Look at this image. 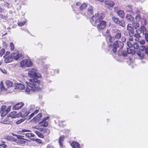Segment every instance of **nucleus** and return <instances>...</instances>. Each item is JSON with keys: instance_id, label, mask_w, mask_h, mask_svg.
Instances as JSON below:
<instances>
[{"instance_id": "nucleus-30", "label": "nucleus", "mask_w": 148, "mask_h": 148, "mask_svg": "<svg viewBox=\"0 0 148 148\" xmlns=\"http://www.w3.org/2000/svg\"><path fill=\"white\" fill-rule=\"evenodd\" d=\"M10 118L9 117H7L5 118L3 121V122H2L1 123H4V124H9L10 121L9 119Z\"/></svg>"}, {"instance_id": "nucleus-57", "label": "nucleus", "mask_w": 148, "mask_h": 148, "mask_svg": "<svg viewBox=\"0 0 148 148\" xmlns=\"http://www.w3.org/2000/svg\"><path fill=\"white\" fill-rule=\"evenodd\" d=\"M36 129L38 130L40 132H42L44 128H36Z\"/></svg>"}, {"instance_id": "nucleus-40", "label": "nucleus", "mask_w": 148, "mask_h": 148, "mask_svg": "<svg viewBox=\"0 0 148 148\" xmlns=\"http://www.w3.org/2000/svg\"><path fill=\"white\" fill-rule=\"evenodd\" d=\"M127 45L128 47L130 48L133 47L132 45L131 44V43L129 41H128L127 43Z\"/></svg>"}, {"instance_id": "nucleus-22", "label": "nucleus", "mask_w": 148, "mask_h": 148, "mask_svg": "<svg viewBox=\"0 0 148 148\" xmlns=\"http://www.w3.org/2000/svg\"><path fill=\"white\" fill-rule=\"evenodd\" d=\"M71 146L74 148H80V145L76 142H72L71 144Z\"/></svg>"}, {"instance_id": "nucleus-34", "label": "nucleus", "mask_w": 148, "mask_h": 148, "mask_svg": "<svg viewBox=\"0 0 148 148\" xmlns=\"http://www.w3.org/2000/svg\"><path fill=\"white\" fill-rule=\"evenodd\" d=\"M127 52L128 54H134L135 53V51L129 48H127Z\"/></svg>"}, {"instance_id": "nucleus-17", "label": "nucleus", "mask_w": 148, "mask_h": 148, "mask_svg": "<svg viewBox=\"0 0 148 148\" xmlns=\"http://www.w3.org/2000/svg\"><path fill=\"white\" fill-rule=\"evenodd\" d=\"M49 118V117L47 116L44 118L39 123V124L40 126L46 127L48 125V123L46 120Z\"/></svg>"}, {"instance_id": "nucleus-39", "label": "nucleus", "mask_w": 148, "mask_h": 148, "mask_svg": "<svg viewBox=\"0 0 148 148\" xmlns=\"http://www.w3.org/2000/svg\"><path fill=\"white\" fill-rule=\"evenodd\" d=\"M5 52V50L4 49H2L1 50L0 52V55L1 56H2V55L4 54Z\"/></svg>"}, {"instance_id": "nucleus-4", "label": "nucleus", "mask_w": 148, "mask_h": 148, "mask_svg": "<svg viewBox=\"0 0 148 148\" xmlns=\"http://www.w3.org/2000/svg\"><path fill=\"white\" fill-rule=\"evenodd\" d=\"M28 74L29 77L34 78H39L41 77L40 74L37 73L36 70L34 69H31L29 71Z\"/></svg>"}, {"instance_id": "nucleus-20", "label": "nucleus", "mask_w": 148, "mask_h": 148, "mask_svg": "<svg viewBox=\"0 0 148 148\" xmlns=\"http://www.w3.org/2000/svg\"><path fill=\"white\" fill-rule=\"evenodd\" d=\"M23 105L24 103H19L14 106L13 108L14 110H18L21 108Z\"/></svg>"}, {"instance_id": "nucleus-24", "label": "nucleus", "mask_w": 148, "mask_h": 148, "mask_svg": "<svg viewBox=\"0 0 148 148\" xmlns=\"http://www.w3.org/2000/svg\"><path fill=\"white\" fill-rule=\"evenodd\" d=\"M34 132L36 133V134L38 136L41 138H43L44 136L42 133L38 132L37 131L34 130Z\"/></svg>"}, {"instance_id": "nucleus-61", "label": "nucleus", "mask_w": 148, "mask_h": 148, "mask_svg": "<svg viewBox=\"0 0 148 148\" xmlns=\"http://www.w3.org/2000/svg\"><path fill=\"white\" fill-rule=\"evenodd\" d=\"M38 110H35L34 111V114H36L37 113H38Z\"/></svg>"}, {"instance_id": "nucleus-48", "label": "nucleus", "mask_w": 148, "mask_h": 148, "mask_svg": "<svg viewBox=\"0 0 148 148\" xmlns=\"http://www.w3.org/2000/svg\"><path fill=\"white\" fill-rule=\"evenodd\" d=\"M121 40L122 41L121 42H122L123 43L126 40V38L124 36H122L121 38Z\"/></svg>"}, {"instance_id": "nucleus-47", "label": "nucleus", "mask_w": 148, "mask_h": 148, "mask_svg": "<svg viewBox=\"0 0 148 148\" xmlns=\"http://www.w3.org/2000/svg\"><path fill=\"white\" fill-rule=\"evenodd\" d=\"M145 49V47L144 46H141L140 47V49L142 51H144Z\"/></svg>"}, {"instance_id": "nucleus-43", "label": "nucleus", "mask_w": 148, "mask_h": 148, "mask_svg": "<svg viewBox=\"0 0 148 148\" xmlns=\"http://www.w3.org/2000/svg\"><path fill=\"white\" fill-rule=\"evenodd\" d=\"M36 142L37 143H39V144L42 143V140L40 139H39L38 138L36 139Z\"/></svg>"}, {"instance_id": "nucleus-59", "label": "nucleus", "mask_w": 148, "mask_h": 148, "mask_svg": "<svg viewBox=\"0 0 148 148\" xmlns=\"http://www.w3.org/2000/svg\"><path fill=\"white\" fill-rule=\"evenodd\" d=\"M3 46H5L6 47L8 45V44L7 42H3Z\"/></svg>"}, {"instance_id": "nucleus-16", "label": "nucleus", "mask_w": 148, "mask_h": 148, "mask_svg": "<svg viewBox=\"0 0 148 148\" xmlns=\"http://www.w3.org/2000/svg\"><path fill=\"white\" fill-rule=\"evenodd\" d=\"M105 7L107 8L113 7L114 4V3L111 0L106 1L105 3Z\"/></svg>"}, {"instance_id": "nucleus-64", "label": "nucleus", "mask_w": 148, "mask_h": 148, "mask_svg": "<svg viewBox=\"0 0 148 148\" xmlns=\"http://www.w3.org/2000/svg\"><path fill=\"white\" fill-rule=\"evenodd\" d=\"M4 5L6 6H8L9 5V4L8 3L6 2L5 3Z\"/></svg>"}, {"instance_id": "nucleus-25", "label": "nucleus", "mask_w": 148, "mask_h": 148, "mask_svg": "<svg viewBox=\"0 0 148 148\" xmlns=\"http://www.w3.org/2000/svg\"><path fill=\"white\" fill-rule=\"evenodd\" d=\"M126 18L127 20L130 22L133 21V17L130 14H127L126 16Z\"/></svg>"}, {"instance_id": "nucleus-11", "label": "nucleus", "mask_w": 148, "mask_h": 148, "mask_svg": "<svg viewBox=\"0 0 148 148\" xmlns=\"http://www.w3.org/2000/svg\"><path fill=\"white\" fill-rule=\"evenodd\" d=\"M10 53L9 51H7L5 55L3 56L5 58V62L6 63H8L11 62L13 60V58L11 54L10 55H9L7 56V55L8 54Z\"/></svg>"}, {"instance_id": "nucleus-1", "label": "nucleus", "mask_w": 148, "mask_h": 148, "mask_svg": "<svg viewBox=\"0 0 148 148\" xmlns=\"http://www.w3.org/2000/svg\"><path fill=\"white\" fill-rule=\"evenodd\" d=\"M104 17L103 14L97 13L90 19V22L94 26L97 25L98 30L101 31L104 29L106 26V22L102 20Z\"/></svg>"}, {"instance_id": "nucleus-32", "label": "nucleus", "mask_w": 148, "mask_h": 148, "mask_svg": "<svg viewBox=\"0 0 148 148\" xmlns=\"http://www.w3.org/2000/svg\"><path fill=\"white\" fill-rule=\"evenodd\" d=\"M87 4L85 3H84L80 6L79 8L81 10H83L86 7Z\"/></svg>"}, {"instance_id": "nucleus-29", "label": "nucleus", "mask_w": 148, "mask_h": 148, "mask_svg": "<svg viewBox=\"0 0 148 148\" xmlns=\"http://www.w3.org/2000/svg\"><path fill=\"white\" fill-rule=\"evenodd\" d=\"M132 25L134 28L136 29L139 27V24L136 21H133L132 22Z\"/></svg>"}, {"instance_id": "nucleus-23", "label": "nucleus", "mask_w": 148, "mask_h": 148, "mask_svg": "<svg viewBox=\"0 0 148 148\" xmlns=\"http://www.w3.org/2000/svg\"><path fill=\"white\" fill-rule=\"evenodd\" d=\"M64 137L63 136H61L60 137L59 140V143L60 146L62 147L63 142L64 141Z\"/></svg>"}, {"instance_id": "nucleus-37", "label": "nucleus", "mask_w": 148, "mask_h": 148, "mask_svg": "<svg viewBox=\"0 0 148 148\" xmlns=\"http://www.w3.org/2000/svg\"><path fill=\"white\" fill-rule=\"evenodd\" d=\"M42 114L41 113H40L38 114L36 116L35 118L37 120H38L42 117Z\"/></svg>"}, {"instance_id": "nucleus-13", "label": "nucleus", "mask_w": 148, "mask_h": 148, "mask_svg": "<svg viewBox=\"0 0 148 148\" xmlns=\"http://www.w3.org/2000/svg\"><path fill=\"white\" fill-rule=\"evenodd\" d=\"M113 45L114 47H116V48H119L120 49L123 47V44L120 41L116 40L114 43Z\"/></svg>"}, {"instance_id": "nucleus-53", "label": "nucleus", "mask_w": 148, "mask_h": 148, "mask_svg": "<svg viewBox=\"0 0 148 148\" xmlns=\"http://www.w3.org/2000/svg\"><path fill=\"white\" fill-rule=\"evenodd\" d=\"M34 113H32L29 116V119H31L34 115Z\"/></svg>"}, {"instance_id": "nucleus-9", "label": "nucleus", "mask_w": 148, "mask_h": 148, "mask_svg": "<svg viewBox=\"0 0 148 148\" xmlns=\"http://www.w3.org/2000/svg\"><path fill=\"white\" fill-rule=\"evenodd\" d=\"M10 110V107L6 108L5 106H2L0 109V113L2 116H4L6 115Z\"/></svg>"}, {"instance_id": "nucleus-10", "label": "nucleus", "mask_w": 148, "mask_h": 148, "mask_svg": "<svg viewBox=\"0 0 148 148\" xmlns=\"http://www.w3.org/2000/svg\"><path fill=\"white\" fill-rule=\"evenodd\" d=\"M127 29L130 36H133L134 35V31L133 28L132 27L131 24H128L127 26Z\"/></svg>"}, {"instance_id": "nucleus-7", "label": "nucleus", "mask_w": 148, "mask_h": 148, "mask_svg": "<svg viewBox=\"0 0 148 148\" xmlns=\"http://www.w3.org/2000/svg\"><path fill=\"white\" fill-rule=\"evenodd\" d=\"M23 138H25L24 136H18L17 138L14 139L13 140L14 141L19 145L24 144L26 142L25 140H26V139Z\"/></svg>"}, {"instance_id": "nucleus-52", "label": "nucleus", "mask_w": 148, "mask_h": 148, "mask_svg": "<svg viewBox=\"0 0 148 148\" xmlns=\"http://www.w3.org/2000/svg\"><path fill=\"white\" fill-rule=\"evenodd\" d=\"M145 43V40H143L140 41V43L141 45H144Z\"/></svg>"}, {"instance_id": "nucleus-6", "label": "nucleus", "mask_w": 148, "mask_h": 148, "mask_svg": "<svg viewBox=\"0 0 148 148\" xmlns=\"http://www.w3.org/2000/svg\"><path fill=\"white\" fill-rule=\"evenodd\" d=\"M32 63L29 59L24 60L21 61L20 66L22 67H29L32 66Z\"/></svg>"}, {"instance_id": "nucleus-26", "label": "nucleus", "mask_w": 148, "mask_h": 148, "mask_svg": "<svg viewBox=\"0 0 148 148\" xmlns=\"http://www.w3.org/2000/svg\"><path fill=\"white\" fill-rule=\"evenodd\" d=\"M146 29L145 27L143 25H141L140 26V28L136 30H138V32L140 33H143L144 34V32L145 30Z\"/></svg>"}, {"instance_id": "nucleus-58", "label": "nucleus", "mask_w": 148, "mask_h": 148, "mask_svg": "<svg viewBox=\"0 0 148 148\" xmlns=\"http://www.w3.org/2000/svg\"><path fill=\"white\" fill-rule=\"evenodd\" d=\"M16 112H13L12 113H11V116H12V115L13 114L14 115V117H15L16 116H16Z\"/></svg>"}, {"instance_id": "nucleus-46", "label": "nucleus", "mask_w": 148, "mask_h": 148, "mask_svg": "<svg viewBox=\"0 0 148 148\" xmlns=\"http://www.w3.org/2000/svg\"><path fill=\"white\" fill-rule=\"evenodd\" d=\"M117 48H116V47H114V46L113 45V49H112L114 53H116V52L117 49Z\"/></svg>"}, {"instance_id": "nucleus-14", "label": "nucleus", "mask_w": 148, "mask_h": 148, "mask_svg": "<svg viewBox=\"0 0 148 148\" xmlns=\"http://www.w3.org/2000/svg\"><path fill=\"white\" fill-rule=\"evenodd\" d=\"M13 59L15 60H18L22 56V55L21 54L19 53L16 51V53H13L11 54Z\"/></svg>"}, {"instance_id": "nucleus-21", "label": "nucleus", "mask_w": 148, "mask_h": 148, "mask_svg": "<svg viewBox=\"0 0 148 148\" xmlns=\"http://www.w3.org/2000/svg\"><path fill=\"white\" fill-rule=\"evenodd\" d=\"M127 51H124L122 52V50L120 49L119 50L118 53L119 55L120 56H123L125 57L127 55Z\"/></svg>"}, {"instance_id": "nucleus-54", "label": "nucleus", "mask_w": 148, "mask_h": 148, "mask_svg": "<svg viewBox=\"0 0 148 148\" xmlns=\"http://www.w3.org/2000/svg\"><path fill=\"white\" fill-rule=\"evenodd\" d=\"M145 53L146 54H148V47H145Z\"/></svg>"}, {"instance_id": "nucleus-60", "label": "nucleus", "mask_w": 148, "mask_h": 148, "mask_svg": "<svg viewBox=\"0 0 148 148\" xmlns=\"http://www.w3.org/2000/svg\"><path fill=\"white\" fill-rule=\"evenodd\" d=\"M132 36H130V37L129 38V39L130 41H132L133 40V38L132 37Z\"/></svg>"}, {"instance_id": "nucleus-42", "label": "nucleus", "mask_w": 148, "mask_h": 148, "mask_svg": "<svg viewBox=\"0 0 148 148\" xmlns=\"http://www.w3.org/2000/svg\"><path fill=\"white\" fill-rule=\"evenodd\" d=\"M24 119H21L18 121L16 123L17 124H18L21 123L22 122L24 121Z\"/></svg>"}, {"instance_id": "nucleus-41", "label": "nucleus", "mask_w": 148, "mask_h": 148, "mask_svg": "<svg viewBox=\"0 0 148 148\" xmlns=\"http://www.w3.org/2000/svg\"><path fill=\"white\" fill-rule=\"evenodd\" d=\"M10 49L11 50H13L14 49V44L12 42H11L10 44Z\"/></svg>"}, {"instance_id": "nucleus-33", "label": "nucleus", "mask_w": 148, "mask_h": 148, "mask_svg": "<svg viewBox=\"0 0 148 148\" xmlns=\"http://www.w3.org/2000/svg\"><path fill=\"white\" fill-rule=\"evenodd\" d=\"M35 136V135L34 134L28 132L27 134H26V136H25V137H27L28 138H31L32 137H34Z\"/></svg>"}, {"instance_id": "nucleus-36", "label": "nucleus", "mask_w": 148, "mask_h": 148, "mask_svg": "<svg viewBox=\"0 0 148 148\" xmlns=\"http://www.w3.org/2000/svg\"><path fill=\"white\" fill-rule=\"evenodd\" d=\"M26 22L25 21H23L22 22L19 21L18 22V24L19 26H21L24 25Z\"/></svg>"}, {"instance_id": "nucleus-50", "label": "nucleus", "mask_w": 148, "mask_h": 148, "mask_svg": "<svg viewBox=\"0 0 148 148\" xmlns=\"http://www.w3.org/2000/svg\"><path fill=\"white\" fill-rule=\"evenodd\" d=\"M109 33H110L109 31L107 29L105 33V34L107 36H109L110 35Z\"/></svg>"}, {"instance_id": "nucleus-55", "label": "nucleus", "mask_w": 148, "mask_h": 148, "mask_svg": "<svg viewBox=\"0 0 148 148\" xmlns=\"http://www.w3.org/2000/svg\"><path fill=\"white\" fill-rule=\"evenodd\" d=\"M0 146L1 147H4V148H5L7 147V145H6L4 144H0Z\"/></svg>"}, {"instance_id": "nucleus-35", "label": "nucleus", "mask_w": 148, "mask_h": 148, "mask_svg": "<svg viewBox=\"0 0 148 148\" xmlns=\"http://www.w3.org/2000/svg\"><path fill=\"white\" fill-rule=\"evenodd\" d=\"M141 23L143 25H146V20L144 18L141 19Z\"/></svg>"}, {"instance_id": "nucleus-63", "label": "nucleus", "mask_w": 148, "mask_h": 148, "mask_svg": "<svg viewBox=\"0 0 148 148\" xmlns=\"http://www.w3.org/2000/svg\"><path fill=\"white\" fill-rule=\"evenodd\" d=\"M12 135H13V136H16L17 137V136H19V135H16V134H15L13 133H12Z\"/></svg>"}, {"instance_id": "nucleus-3", "label": "nucleus", "mask_w": 148, "mask_h": 148, "mask_svg": "<svg viewBox=\"0 0 148 148\" xmlns=\"http://www.w3.org/2000/svg\"><path fill=\"white\" fill-rule=\"evenodd\" d=\"M5 84L7 86L6 87L4 86L3 82L1 81L0 82V86L1 90L7 91L8 88L12 87L13 86L12 82L10 80L6 81L5 82Z\"/></svg>"}, {"instance_id": "nucleus-18", "label": "nucleus", "mask_w": 148, "mask_h": 148, "mask_svg": "<svg viewBox=\"0 0 148 148\" xmlns=\"http://www.w3.org/2000/svg\"><path fill=\"white\" fill-rule=\"evenodd\" d=\"M117 8H114V11L117 13V14L121 18H123L125 16V14L124 11L121 10H120L117 11Z\"/></svg>"}, {"instance_id": "nucleus-5", "label": "nucleus", "mask_w": 148, "mask_h": 148, "mask_svg": "<svg viewBox=\"0 0 148 148\" xmlns=\"http://www.w3.org/2000/svg\"><path fill=\"white\" fill-rule=\"evenodd\" d=\"M112 20L116 25H119L123 27H125V22L123 20H119L118 18L114 16L112 17Z\"/></svg>"}, {"instance_id": "nucleus-8", "label": "nucleus", "mask_w": 148, "mask_h": 148, "mask_svg": "<svg viewBox=\"0 0 148 148\" xmlns=\"http://www.w3.org/2000/svg\"><path fill=\"white\" fill-rule=\"evenodd\" d=\"M112 33L114 34V38L119 39L121 37V32L120 30L117 29H113L112 30Z\"/></svg>"}, {"instance_id": "nucleus-19", "label": "nucleus", "mask_w": 148, "mask_h": 148, "mask_svg": "<svg viewBox=\"0 0 148 148\" xmlns=\"http://www.w3.org/2000/svg\"><path fill=\"white\" fill-rule=\"evenodd\" d=\"M141 33L138 32V30H136V33L134 34V37L135 38V40L137 42H139V38H141L140 34Z\"/></svg>"}, {"instance_id": "nucleus-51", "label": "nucleus", "mask_w": 148, "mask_h": 148, "mask_svg": "<svg viewBox=\"0 0 148 148\" xmlns=\"http://www.w3.org/2000/svg\"><path fill=\"white\" fill-rule=\"evenodd\" d=\"M145 37L147 41H148V34L146 33L145 35Z\"/></svg>"}, {"instance_id": "nucleus-38", "label": "nucleus", "mask_w": 148, "mask_h": 148, "mask_svg": "<svg viewBox=\"0 0 148 148\" xmlns=\"http://www.w3.org/2000/svg\"><path fill=\"white\" fill-rule=\"evenodd\" d=\"M133 47L135 49H138L139 47V46L138 44L136 42H134L133 45Z\"/></svg>"}, {"instance_id": "nucleus-45", "label": "nucleus", "mask_w": 148, "mask_h": 148, "mask_svg": "<svg viewBox=\"0 0 148 148\" xmlns=\"http://www.w3.org/2000/svg\"><path fill=\"white\" fill-rule=\"evenodd\" d=\"M114 36H113V37L111 36L109 38V41L110 42H113V41L114 40Z\"/></svg>"}, {"instance_id": "nucleus-12", "label": "nucleus", "mask_w": 148, "mask_h": 148, "mask_svg": "<svg viewBox=\"0 0 148 148\" xmlns=\"http://www.w3.org/2000/svg\"><path fill=\"white\" fill-rule=\"evenodd\" d=\"M30 112L28 111L27 109L23 108L21 110L19 113V115L23 117H25L27 116Z\"/></svg>"}, {"instance_id": "nucleus-49", "label": "nucleus", "mask_w": 148, "mask_h": 148, "mask_svg": "<svg viewBox=\"0 0 148 148\" xmlns=\"http://www.w3.org/2000/svg\"><path fill=\"white\" fill-rule=\"evenodd\" d=\"M34 106L32 105H31L30 106L29 109V110H30V111H31V110H32L34 108Z\"/></svg>"}, {"instance_id": "nucleus-15", "label": "nucleus", "mask_w": 148, "mask_h": 148, "mask_svg": "<svg viewBox=\"0 0 148 148\" xmlns=\"http://www.w3.org/2000/svg\"><path fill=\"white\" fill-rule=\"evenodd\" d=\"M14 89H17L19 90H24L25 88V87L24 84L19 83H16L14 86Z\"/></svg>"}, {"instance_id": "nucleus-44", "label": "nucleus", "mask_w": 148, "mask_h": 148, "mask_svg": "<svg viewBox=\"0 0 148 148\" xmlns=\"http://www.w3.org/2000/svg\"><path fill=\"white\" fill-rule=\"evenodd\" d=\"M136 19L137 21H139L140 19V16L139 14H137L136 17Z\"/></svg>"}, {"instance_id": "nucleus-28", "label": "nucleus", "mask_w": 148, "mask_h": 148, "mask_svg": "<svg viewBox=\"0 0 148 148\" xmlns=\"http://www.w3.org/2000/svg\"><path fill=\"white\" fill-rule=\"evenodd\" d=\"M93 7L92 6H90L88 9V14H92L93 13Z\"/></svg>"}, {"instance_id": "nucleus-56", "label": "nucleus", "mask_w": 148, "mask_h": 148, "mask_svg": "<svg viewBox=\"0 0 148 148\" xmlns=\"http://www.w3.org/2000/svg\"><path fill=\"white\" fill-rule=\"evenodd\" d=\"M0 70H1V71L4 74L6 73H7L6 71L4 69H0Z\"/></svg>"}, {"instance_id": "nucleus-27", "label": "nucleus", "mask_w": 148, "mask_h": 148, "mask_svg": "<svg viewBox=\"0 0 148 148\" xmlns=\"http://www.w3.org/2000/svg\"><path fill=\"white\" fill-rule=\"evenodd\" d=\"M30 130L26 129H23L22 130L21 132H22V133H20V134L22 135H25L26 136V134H27L28 132H31Z\"/></svg>"}, {"instance_id": "nucleus-62", "label": "nucleus", "mask_w": 148, "mask_h": 148, "mask_svg": "<svg viewBox=\"0 0 148 148\" xmlns=\"http://www.w3.org/2000/svg\"><path fill=\"white\" fill-rule=\"evenodd\" d=\"M76 5H78V6H79V5H81V3L80 2H77V3H76Z\"/></svg>"}, {"instance_id": "nucleus-2", "label": "nucleus", "mask_w": 148, "mask_h": 148, "mask_svg": "<svg viewBox=\"0 0 148 148\" xmlns=\"http://www.w3.org/2000/svg\"><path fill=\"white\" fill-rule=\"evenodd\" d=\"M25 92L27 94H30L31 92H36L41 90L40 81L37 78L30 79L29 82L27 83Z\"/></svg>"}, {"instance_id": "nucleus-31", "label": "nucleus", "mask_w": 148, "mask_h": 148, "mask_svg": "<svg viewBox=\"0 0 148 148\" xmlns=\"http://www.w3.org/2000/svg\"><path fill=\"white\" fill-rule=\"evenodd\" d=\"M136 53L141 59H143L144 58V54L143 53H141L140 51H137Z\"/></svg>"}]
</instances>
